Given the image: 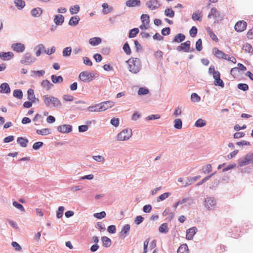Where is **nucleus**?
<instances>
[{
    "label": "nucleus",
    "mask_w": 253,
    "mask_h": 253,
    "mask_svg": "<svg viewBox=\"0 0 253 253\" xmlns=\"http://www.w3.org/2000/svg\"><path fill=\"white\" fill-rule=\"evenodd\" d=\"M64 210L65 208L63 206L58 208L56 212V216L58 218H61L62 217Z\"/></svg>",
    "instance_id": "obj_50"
},
{
    "label": "nucleus",
    "mask_w": 253,
    "mask_h": 253,
    "mask_svg": "<svg viewBox=\"0 0 253 253\" xmlns=\"http://www.w3.org/2000/svg\"><path fill=\"white\" fill-rule=\"evenodd\" d=\"M36 60V58L35 57L32 56L29 53H26L21 59L20 62L24 64L30 65L35 62Z\"/></svg>",
    "instance_id": "obj_10"
},
{
    "label": "nucleus",
    "mask_w": 253,
    "mask_h": 253,
    "mask_svg": "<svg viewBox=\"0 0 253 253\" xmlns=\"http://www.w3.org/2000/svg\"><path fill=\"white\" fill-rule=\"evenodd\" d=\"M159 231L163 234H167L169 231L168 224L167 223L162 224L159 227Z\"/></svg>",
    "instance_id": "obj_31"
},
{
    "label": "nucleus",
    "mask_w": 253,
    "mask_h": 253,
    "mask_svg": "<svg viewBox=\"0 0 253 253\" xmlns=\"http://www.w3.org/2000/svg\"><path fill=\"white\" fill-rule=\"evenodd\" d=\"M51 79L54 84L61 83L63 81V79L61 76H57L54 75L51 76Z\"/></svg>",
    "instance_id": "obj_42"
},
{
    "label": "nucleus",
    "mask_w": 253,
    "mask_h": 253,
    "mask_svg": "<svg viewBox=\"0 0 253 253\" xmlns=\"http://www.w3.org/2000/svg\"><path fill=\"white\" fill-rule=\"evenodd\" d=\"M45 71L43 70L38 71H32L31 76L34 78L42 77L45 74Z\"/></svg>",
    "instance_id": "obj_32"
},
{
    "label": "nucleus",
    "mask_w": 253,
    "mask_h": 253,
    "mask_svg": "<svg viewBox=\"0 0 253 253\" xmlns=\"http://www.w3.org/2000/svg\"><path fill=\"white\" fill-rule=\"evenodd\" d=\"M182 113L181 107L178 106L177 107L174 111L173 115L175 117H178L181 115Z\"/></svg>",
    "instance_id": "obj_60"
},
{
    "label": "nucleus",
    "mask_w": 253,
    "mask_h": 253,
    "mask_svg": "<svg viewBox=\"0 0 253 253\" xmlns=\"http://www.w3.org/2000/svg\"><path fill=\"white\" fill-rule=\"evenodd\" d=\"M63 99L65 101H72L74 100V97L69 94H65L63 96Z\"/></svg>",
    "instance_id": "obj_64"
},
{
    "label": "nucleus",
    "mask_w": 253,
    "mask_h": 253,
    "mask_svg": "<svg viewBox=\"0 0 253 253\" xmlns=\"http://www.w3.org/2000/svg\"><path fill=\"white\" fill-rule=\"evenodd\" d=\"M144 218L141 215L137 216L134 219V223L136 225H139L144 220Z\"/></svg>",
    "instance_id": "obj_61"
},
{
    "label": "nucleus",
    "mask_w": 253,
    "mask_h": 253,
    "mask_svg": "<svg viewBox=\"0 0 253 253\" xmlns=\"http://www.w3.org/2000/svg\"><path fill=\"white\" fill-rule=\"evenodd\" d=\"M127 63L129 71L133 74L138 73L141 69V65L139 59L132 58L127 60Z\"/></svg>",
    "instance_id": "obj_3"
},
{
    "label": "nucleus",
    "mask_w": 253,
    "mask_h": 253,
    "mask_svg": "<svg viewBox=\"0 0 253 253\" xmlns=\"http://www.w3.org/2000/svg\"><path fill=\"white\" fill-rule=\"evenodd\" d=\"M44 105L49 108H58L61 106V103L59 99L50 94H45L42 96Z\"/></svg>",
    "instance_id": "obj_1"
},
{
    "label": "nucleus",
    "mask_w": 253,
    "mask_h": 253,
    "mask_svg": "<svg viewBox=\"0 0 253 253\" xmlns=\"http://www.w3.org/2000/svg\"><path fill=\"white\" fill-rule=\"evenodd\" d=\"M171 195V193L169 192H165L161 195H160L157 199V201L159 202L160 201H163L167 199L169 196Z\"/></svg>",
    "instance_id": "obj_45"
},
{
    "label": "nucleus",
    "mask_w": 253,
    "mask_h": 253,
    "mask_svg": "<svg viewBox=\"0 0 253 253\" xmlns=\"http://www.w3.org/2000/svg\"><path fill=\"white\" fill-rule=\"evenodd\" d=\"M174 126L176 129H181L182 126V122L181 119H176L174 121Z\"/></svg>",
    "instance_id": "obj_46"
},
{
    "label": "nucleus",
    "mask_w": 253,
    "mask_h": 253,
    "mask_svg": "<svg viewBox=\"0 0 253 253\" xmlns=\"http://www.w3.org/2000/svg\"><path fill=\"white\" fill-rule=\"evenodd\" d=\"M88 112H101L100 103L89 106L87 108Z\"/></svg>",
    "instance_id": "obj_25"
},
{
    "label": "nucleus",
    "mask_w": 253,
    "mask_h": 253,
    "mask_svg": "<svg viewBox=\"0 0 253 253\" xmlns=\"http://www.w3.org/2000/svg\"><path fill=\"white\" fill-rule=\"evenodd\" d=\"M102 42V39L99 37H93L89 40V43L92 46H97Z\"/></svg>",
    "instance_id": "obj_24"
},
{
    "label": "nucleus",
    "mask_w": 253,
    "mask_h": 253,
    "mask_svg": "<svg viewBox=\"0 0 253 253\" xmlns=\"http://www.w3.org/2000/svg\"><path fill=\"white\" fill-rule=\"evenodd\" d=\"M72 52V48L71 47H65L63 50V56L64 57L69 56Z\"/></svg>",
    "instance_id": "obj_52"
},
{
    "label": "nucleus",
    "mask_w": 253,
    "mask_h": 253,
    "mask_svg": "<svg viewBox=\"0 0 253 253\" xmlns=\"http://www.w3.org/2000/svg\"><path fill=\"white\" fill-rule=\"evenodd\" d=\"M111 124L114 126L117 127L120 125V120L117 118H113L110 121Z\"/></svg>",
    "instance_id": "obj_51"
},
{
    "label": "nucleus",
    "mask_w": 253,
    "mask_h": 253,
    "mask_svg": "<svg viewBox=\"0 0 253 253\" xmlns=\"http://www.w3.org/2000/svg\"><path fill=\"white\" fill-rule=\"evenodd\" d=\"M53 86V84L47 80H43L41 82V86L46 90H50Z\"/></svg>",
    "instance_id": "obj_23"
},
{
    "label": "nucleus",
    "mask_w": 253,
    "mask_h": 253,
    "mask_svg": "<svg viewBox=\"0 0 253 253\" xmlns=\"http://www.w3.org/2000/svg\"><path fill=\"white\" fill-rule=\"evenodd\" d=\"M64 21V17L63 15L60 14L56 15L54 16V22L58 25H61L63 24Z\"/></svg>",
    "instance_id": "obj_29"
},
{
    "label": "nucleus",
    "mask_w": 253,
    "mask_h": 253,
    "mask_svg": "<svg viewBox=\"0 0 253 253\" xmlns=\"http://www.w3.org/2000/svg\"><path fill=\"white\" fill-rule=\"evenodd\" d=\"M58 131L62 133H69L72 131V126L68 124L61 125L57 126Z\"/></svg>",
    "instance_id": "obj_11"
},
{
    "label": "nucleus",
    "mask_w": 253,
    "mask_h": 253,
    "mask_svg": "<svg viewBox=\"0 0 253 253\" xmlns=\"http://www.w3.org/2000/svg\"><path fill=\"white\" fill-rule=\"evenodd\" d=\"M10 91L9 85L7 83H3L0 85V91L1 93H7Z\"/></svg>",
    "instance_id": "obj_35"
},
{
    "label": "nucleus",
    "mask_w": 253,
    "mask_h": 253,
    "mask_svg": "<svg viewBox=\"0 0 253 253\" xmlns=\"http://www.w3.org/2000/svg\"><path fill=\"white\" fill-rule=\"evenodd\" d=\"M242 49L245 52H248L251 54L253 53V48L252 46L248 43H244L243 45Z\"/></svg>",
    "instance_id": "obj_33"
},
{
    "label": "nucleus",
    "mask_w": 253,
    "mask_h": 253,
    "mask_svg": "<svg viewBox=\"0 0 253 253\" xmlns=\"http://www.w3.org/2000/svg\"><path fill=\"white\" fill-rule=\"evenodd\" d=\"M253 162V153L247 154L243 158L238 160V166L242 167Z\"/></svg>",
    "instance_id": "obj_7"
},
{
    "label": "nucleus",
    "mask_w": 253,
    "mask_h": 253,
    "mask_svg": "<svg viewBox=\"0 0 253 253\" xmlns=\"http://www.w3.org/2000/svg\"><path fill=\"white\" fill-rule=\"evenodd\" d=\"M100 104L102 112L113 107L115 106V102L112 101L108 100L100 102Z\"/></svg>",
    "instance_id": "obj_14"
},
{
    "label": "nucleus",
    "mask_w": 253,
    "mask_h": 253,
    "mask_svg": "<svg viewBox=\"0 0 253 253\" xmlns=\"http://www.w3.org/2000/svg\"><path fill=\"white\" fill-rule=\"evenodd\" d=\"M92 159L95 162L100 163H104L106 161L105 157L102 155H93Z\"/></svg>",
    "instance_id": "obj_36"
},
{
    "label": "nucleus",
    "mask_w": 253,
    "mask_h": 253,
    "mask_svg": "<svg viewBox=\"0 0 253 253\" xmlns=\"http://www.w3.org/2000/svg\"><path fill=\"white\" fill-rule=\"evenodd\" d=\"M161 117L160 115L159 114H155V115H151L148 116H147L146 118V120L147 121H150L152 120H157L160 119Z\"/></svg>",
    "instance_id": "obj_59"
},
{
    "label": "nucleus",
    "mask_w": 253,
    "mask_h": 253,
    "mask_svg": "<svg viewBox=\"0 0 253 253\" xmlns=\"http://www.w3.org/2000/svg\"><path fill=\"white\" fill-rule=\"evenodd\" d=\"M11 48L15 52L22 53L25 50V46L22 43L16 42L12 44Z\"/></svg>",
    "instance_id": "obj_12"
},
{
    "label": "nucleus",
    "mask_w": 253,
    "mask_h": 253,
    "mask_svg": "<svg viewBox=\"0 0 253 253\" xmlns=\"http://www.w3.org/2000/svg\"><path fill=\"white\" fill-rule=\"evenodd\" d=\"M209 73L212 75L214 79V84L215 85L219 86L221 87L224 86V84L222 80L220 79V73L218 71H215L214 66H211L209 69Z\"/></svg>",
    "instance_id": "obj_4"
},
{
    "label": "nucleus",
    "mask_w": 253,
    "mask_h": 253,
    "mask_svg": "<svg viewBox=\"0 0 253 253\" xmlns=\"http://www.w3.org/2000/svg\"><path fill=\"white\" fill-rule=\"evenodd\" d=\"M13 95L15 97L21 99L23 96V93L21 90L17 89L14 91Z\"/></svg>",
    "instance_id": "obj_58"
},
{
    "label": "nucleus",
    "mask_w": 253,
    "mask_h": 253,
    "mask_svg": "<svg viewBox=\"0 0 253 253\" xmlns=\"http://www.w3.org/2000/svg\"><path fill=\"white\" fill-rule=\"evenodd\" d=\"M132 135V129L126 128L121 131L117 135V139L119 141H126L129 139Z\"/></svg>",
    "instance_id": "obj_5"
},
{
    "label": "nucleus",
    "mask_w": 253,
    "mask_h": 253,
    "mask_svg": "<svg viewBox=\"0 0 253 253\" xmlns=\"http://www.w3.org/2000/svg\"><path fill=\"white\" fill-rule=\"evenodd\" d=\"M12 205L15 208H16L17 209H18L20 212H24L25 211V209H24V208L23 207V206L21 204L18 203L17 202H16V201L13 202Z\"/></svg>",
    "instance_id": "obj_47"
},
{
    "label": "nucleus",
    "mask_w": 253,
    "mask_h": 253,
    "mask_svg": "<svg viewBox=\"0 0 253 253\" xmlns=\"http://www.w3.org/2000/svg\"><path fill=\"white\" fill-rule=\"evenodd\" d=\"M212 52L214 55L218 58H222L225 60L228 57V55L225 54L217 48H214L212 50Z\"/></svg>",
    "instance_id": "obj_19"
},
{
    "label": "nucleus",
    "mask_w": 253,
    "mask_h": 253,
    "mask_svg": "<svg viewBox=\"0 0 253 253\" xmlns=\"http://www.w3.org/2000/svg\"><path fill=\"white\" fill-rule=\"evenodd\" d=\"M141 24L139 28L142 30H146L148 29L150 26V17L147 14H142L141 16Z\"/></svg>",
    "instance_id": "obj_8"
},
{
    "label": "nucleus",
    "mask_w": 253,
    "mask_h": 253,
    "mask_svg": "<svg viewBox=\"0 0 253 253\" xmlns=\"http://www.w3.org/2000/svg\"><path fill=\"white\" fill-rule=\"evenodd\" d=\"M44 49V46L43 44L40 43L36 45L34 49V50L35 52V54L37 57H39L42 51Z\"/></svg>",
    "instance_id": "obj_26"
},
{
    "label": "nucleus",
    "mask_w": 253,
    "mask_h": 253,
    "mask_svg": "<svg viewBox=\"0 0 253 253\" xmlns=\"http://www.w3.org/2000/svg\"><path fill=\"white\" fill-rule=\"evenodd\" d=\"M207 31L210 35V37L212 39V40L214 41L217 42L218 41V38H217L216 36L215 35V34L211 30L210 27H208L207 29Z\"/></svg>",
    "instance_id": "obj_49"
},
{
    "label": "nucleus",
    "mask_w": 253,
    "mask_h": 253,
    "mask_svg": "<svg viewBox=\"0 0 253 253\" xmlns=\"http://www.w3.org/2000/svg\"><path fill=\"white\" fill-rule=\"evenodd\" d=\"M42 145H43V143L42 142L39 141V142L35 143L33 144V148L34 150H37L39 149L41 147H42Z\"/></svg>",
    "instance_id": "obj_63"
},
{
    "label": "nucleus",
    "mask_w": 253,
    "mask_h": 253,
    "mask_svg": "<svg viewBox=\"0 0 253 253\" xmlns=\"http://www.w3.org/2000/svg\"><path fill=\"white\" fill-rule=\"evenodd\" d=\"M11 246L13 248H14L15 251H20L22 250L21 247L16 242L13 241L11 243Z\"/></svg>",
    "instance_id": "obj_62"
},
{
    "label": "nucleus",
    "mask_w": 253,
    "mask_h": 253,
    "mask_svg": "<svg viewBox=\"0 0 253 253\" xmlns=\"http://www.w3.org/2000/svg\"><path fill=\"white\" fill-rule=\"evenodd\" d=\"M165 14L168 17L172 18L174 16V12L170 8H167L165 11Z\"/></svg>",
    "instance_id": "obj_54"
},
{
    "label": "nucleus",
    "mask_w": 253,
    "mask_h": 253,
    "mask_svg": "<svg viewBox=\"0 0 253 253\" xmlns=\"http://www.w3.org/2000/svg\"><path fill=\"white\" fill-rule=\"evenodd\" d=\"M139 32V29L138 28H134L131 30L129 33V37L130 38L135 37Z\"/></svg>",
    "instance_id": "obj_56"
},
{
    "label": "nucleus",
    "mask_w": 253,
    "mask_h": 253,
    "mask_svg": "<svg viewBox=\"0 0 253 253\" xmlns=\"http://www.w3.org/2000/svg\"><path fill=\"white\" fill-rule=\"evenodd\" d=\"M185 39V36L181 34L177 35L174 38V42H179L183 41Z\"/></svg>",
    "instance_id": "obj_53"
},
{
    "label": "nucleus",
    "mask_w": 253,
    "mask_h": 253,
    "mask_svg": "<svg viewBox=\"0 0 253 253\" xmlns=\"http://www.w3.org/2000/svg\"><path fill=\"white\" fill-rule=\"evenodd\" d=\"M149 91L148 88L146 87H140L138 91V94L140 95H146L149 93Z\"/></svg>",
    "instance_id": "obj_55"
},
{
    "label": "nucleus",
    "mask_w": 253,
    "mask_h": 253,
    "mask_svg": "<svg viewBox=\"0 0 253 253\" xmlns=\"http://www.w3.org/2000/svg\"><path fill=\"white\" fill-rule=\"evenodd\" d=\"M146 5L151 10H155L158 8L161 4L158 0H150L146 3Z\"/></svg>",
    "instance_id": "obj_16"
},
{
    "label": "nucleus",
    "mask_w": 253,
    "mask_h": 253,
    "mask_svg": "<svg viewBox=\"0 0 253 253\" xmlns=\"http://www.w3.org/2000/svg\"><path fill=\"white\" fill-rule=\"evenodd\" d=\"M140 3V0H128L126 1V5L129 7L139 6Z\"/></svg>",
    "instance_id": "obj_30"
},
{
    "label": "nucleus",
    "mask_w": 253,
    "mask_h": 253,
    "mask_svg": "<svg viewBox=\"0 0 253 253\" xmlns=\"http://www.w3.org/2000/svg\"><path fill=\"white\" fill-rule=\"evenodd\" d=\"M130 229V226L129 224H126L124 225L120 232V235L122 237H126L129 234V232Z\"/></svg>",
    "instance_id": "obj_21"
},
{
    "label": "nucleus",
    "mask_w": 253,
    "mask_h": 253,
    "mask_svg": "<svg viewBox=\"0 0 253 253\" xmlns=\"http://www.w3.org/2000/svg\"><path fill=\"white\" fill-rule=\"evenodd\" d=\"M79 78L83 82H90L95 78V74L92 72L84 71L80 73Z\"/></svg>",
    "instance_id": "obj_6"
},
{
    "label": "nucleus",
    "mask_w": 253,
    "mask_h": 253,
    "mask_svg": "<svg viewBox=\"0 0 253 253\" xmlns=\"http://www.w3.org/2000/svg\"><path fill=\"white\" fill-rule=\"evenodd\" d=\"M177 253H189L187 245L186 244L181 245L177 250Z\"/></svg>",
    "instance_id": "obj_44"
},
{
    "label": "nucleus",
    "mask_w": 253,
    "mask_h": 253,
    "mask_svg": "<svg viewBox=\"0 0 253 253\" xmlns=\"http://www.w3.org/2000/svg\"><path fill=\"white\" fill-rule=\"evenodd\" d=\"M191 99L193 102H199L201 100V97L196 93H193L191 95Z\"/></svg>",
    "instance_id": "obj_48"
},
{
    "label": "nucleus",
    "mask_w": 253,
    "mask_h": 253,
    "mask_svg": "<svg viewBox=\"0 0 253 253\" xmlns=\"http://www.w3.org/2000/svg\"><path fill=\"white\" fill-rule=\"evenodd\" d=\"M202 12L198 10L193 13L192 18L193 20L196 21H201L202 17Z\"/></svg>",
    "instance_id": "obj_40"
},
{
    "label": "nucleus",
    "mask_w": 253,
    "mask_h": 253,
    "mask_svg": "<svg viewBox=\"0 0 253 253\" xmlns=\"http://www.w3.org/2000/svg\"><path fill=\"white\" fill-rule=\"evenodd\" d=\"M80 9V7L78 4H75L70 6L69 11L72 15L77 14Z\"/></svg>",
    "instance_id": "obj_38"
},
{
    "label": "nucleus",
    "mask_w": 253,
    "mask_h": 253,
    "mask_svg": "<svg viewBox=\"0 0 253 253\" xmlns=\"http://www.w3.org/2000/svg\"><path fill=\"white\" fill-rule=\"evenodd\" d=\"M101 13L103 15H107L114 11V8L107 2H104L101 5Z\"/></svg>",
    "instance_id": "obj_13"
},
{
    "label": "nucleus",
    "mask_w": 253,
    "mask_h": 253,
    "mask_svg": "<svg viewBox=\"0 0 253 253\" xmlns=\"http://www.w3.org/2000/svg\"><path fill=\"white\" fill-rule=\"evenodd\" d=\"M101 240L103 245L105 247H109L111 245V241L108 237L106 236L102 237Z\"/></svg>",
    "instance_id": "obj_43"
},
{
    "label": "nucleus",
    "mask_w": 253,
    "mask_h": 253,
    "mask_svg": "<svg viewBox=\"0 0 253 253\" xmlns=\"http://www.w3.org/2000/svg\"><path fill=\"white\" fill-rule=\"evenodd\" d=\"M80 18L78 16L72 17L69 21V25L72 26H75L79 23Z\"/></svg>",
    "instance_id": "obj_37"
},
{
    "label": "nucleus",
    "mask_w": 253,
    "mask_h": 253,
    "mask_svg": "<svg viewBox=\"0 0 253 253\" xmlns=\"http://www.w3.org/2000/svg\"><path fill=\"white\" fill-rule=\"evenodd\" d=\"M216 201L212 197H207L204 201V206L208 210H212L215 208Z\"/></svg>",
    "instance_id": "obj_9"
},
{
    "label": "nucleus",
    "mask_w": 253,
    "mask_h": 253,
    "mask_svg": "<svg viewBox=\"0 0 253 253\" xmlns=\"http://www.w3.org/2000/svg\"><path fill=\"white\" fill-rule=\"evenodd\" d=\"M190 46V42L189 41L182 43L180 45L177 47V50L179 51H183L184 52H189Z\"/></svg>",
    "instance_id": "obj_18"
},
{
    "label": "nucleus",
    "mask_w": 253,
    "mask_h": 253,
    "mask_svg": "<svg viewBox=\"0 0 253 253\" xmlns=\"http://www.w3.org/2000/svg\"><path fill=\"white\" fill-rule=\"evenodd\" d=\"M246 27L247 23L245 21H240L235 24V30L238 32H241L246 29Z\"/></svg>",
    "instance_id": "obj_17"
},
{
    "label": "nucleus",
    "mask_w": 253,
    "mask_h": 253,
    "mask_svg": "<svg viewBox=\"0 0 253 253\" xmlns=\"http://www.w3.org/2000/svg\"><path fill=\"white\" fill-rule=\"evenodd\" d=\"M36 132L38 134L43 136L48 135L51 133V129L48 128L37 129Z\"/></svg>",
    "instance_id": "obj_28"
},
{
    "label": "nucleus",
    "mask_w": 253,
    "mask_h": 253,
    "mask_svg": "<svg viewBox=\"0 0 253 253\" xmlns=\"http://www.w3.org/2000/svg\"><path fill=\"white\" fill-rule=\"evenodd\" d=\"M14 3L19 10L22 9L25 6V2L22 0H15L14 1Z\"/></svg>",
    "instance_id": "obj_41"
},
{
    "label": "nucleus",
    "mask_w": 253,
    "mask_h": 253,
    "mask_svg": "<svg viewBox=\"0 0 253 253\" xmlns=\"http://www.w3.org/2000/svg\"><path fill=\"white\" fill-rule=\"evenodd\" d=\"M43 10L41 7H36L31 10V14L33 17H39L42 13Z\"/></svg>",
    "instance_id": "obj_22"
},
{
    "label": "nucleus",
    "mask_w": 253,
    "mask_h": 253,
    "mask_svg": "<svg viewBox=\"0 0 253 253\" xmlns=\"http://www.w3.org/2000/svg\"><path fill=\"white\" fill-rule=\"evenodd\" d=\"M28 99L32 102H35L36 101H39V99H36L34 90L32 89H29L28 91Z\"/></svg>",
    "instance_id": "obj_27"
},
{
    "label": "nucleus",
    "mask_w": 253,
    "mask_h": 253,
    "mask_svg": "<svg viewBox=\"0 0 253 253\" xmlns=\"http://www.w3.org/2000/svg\"><path fill=\"white\" fill-rule=\"evenodd\" d=\"M106 214L105 211H101L98 213H95L93 214L94 217L98 219H102L106 216Z\"/></svg>",
    "instance_id": "obj_57"
},
{
    "label": "nucleus",
    "mask_w": 253,
    "mask_h": 253,
    "mask_svg": "<svg viewBox=\"0 0 253 253\" xmlns=\"http://www.w3.org/2000/svg\"><path fill=\"white\" fill-rule=\"evenodd\" d=\"M14 57L13 52L9 51L7 52H0V58L3 60H9Z\"/></svg>",
    "instance_id": "obj_20"
},
{
    "label": "nucleus",
    "mask_w": 253,
    "mask_h": 253,
    "mask_svg": "<svg viewBox=\"0 0 253 253\" xmlns=\"http://www.w3.org/2000/svg\"><path fill=\"white\" fill-rule=\"evenodd\" d=\"M197 228L194 226L186 230V239L188 240H191L193 239L194 235L197 232Z\"/></svg>",
    "instance_id": "obj_15"
},
{
    "label": "nucleus",
    "mask_w": 253,
    "mask_h": 253,
    "mask_svg": "<svg viewBox=\"0 0 253 253\" xmlns=\"http://www.w3.org/2000/svg\"><path fill=\"white\" fill-rule=\"evenodd\" d=\"M17 143L22 147H26L28 140L22 137H18L17 139Z\"/></svg>",
    "instance_id": "obj_34"
},
{
    "label": "nucleus",
    "mask_w": 253,
    "mask_h": 253,
    "mask_svg": "<svg viewBox=\"0 0 253 253\" xmlns=\"http://www.w3.org/2000/svg\"><path fill=\"white\" fill-rule=\"evenodd\" d=\"M209 21L213 22L214 24L219 23L223 20V14L216 8H212L207 16Z\"/></svg>",
    "instance_id": "obj_2"
},
{
    "label": "nucleus",
    "mask_w": 253,
    "mask_h": 253,
    "mask_svg": "<svg viewBox=\"0 0 253 253\" xmlns=\"http://www.w3.org/2000/svg\"><path fill=\"white\" fill-rule=\"evenodd\" d=\"M206 125V121L202 118L198 119L195 123V126L197 127H204Z\"/></svg>",
    "instance_id": "obj_39"
}]
</instances>
